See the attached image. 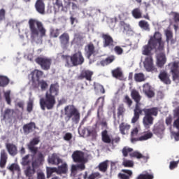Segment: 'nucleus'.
<instances>
[{
  "mask_svg": "<svg viewBox=\"0 0 179 179\" xmlns=\"http://www.w3.org/2000/svg\"><path fill=\"white\" fill-rule=\"evenodd\" d=\"M40 143V138L36 137L31 139L29 143L27 144V148L31 153L33 154L31 166L30 165L26 167L24 170V174L27 177H33L36 174V170L41 166H43L44 162V155L38 152V148L36 147V145Z\"/></svg>",
  "mask_w": 179,
  "mask_h": 179,
  "instance_id": "obj_1",
  "label": "nucleus"
},
{
  "mask_svg": "<svg viewBox=\"0 0 179 179\" xmlns=\"http://www.w3.org/2000/svg\"><path fill=\"white\" fill-rule=\"evenodd\" d=\"M59 94V84L57 83L51 84L50 88L46 91L45 97H42L39 99V105L41 109L45 111V110H52L55 106L57 101L55 97Z\"/></svg>",
  "mask_w": 179,
  "mask_h": 179,
  "instance_id": "obj_2",
  "label": "nucleus"
},
{
  "mask_svg": "<svg viewBox=\"0 0 179 179\" xmlns=\"http://www.w3.org/2000/svg\"><path fill=\"white\" fill-rule=\"evenodd\" d=\"M28 24L29 26L31 38L33 41H36V38H38V37L41 38L45 37L47 29L44 27L43 22L31 18L29 19Z\"/></svg>",
  "mask_w": 179,
  "mask_h": 179,
  "instance_id": "obj_3",
  "label": "nucleus"
},
{
  "mask_svg": "<svg viewBox=\"0 0 179 179\" xmlns=\"http://www.w3.org/2000/svg\"><path fill=\"white\" fill-rule=\"evenodd\" d=\"M131 97L135 101L136 104L134 109V116L131 119L132 124L138 122L141 115H142V96L139 93V91L136 90H132L131 91Z\"/></svg>",
  "mask_w": 179,
  "mask_h": 179,
  "instance_id": "obj_4",
  "label": "nucleus"
},
{
  "mask_svg": "<svg viewBox=\"0 0 179 179\" xmlns=\"http://www.w3.org/2000/svg\"><path fill=\"white\" fill-rule=\"evenodd\" d=\"M128 19V13H122L117 17H115L111 19V21L114 23L118 22V27L123 30V33H125L127 36L134 34V30L131 27L129 23L125 22Z\"/></svg>",
  "mask_w": 179,
  "mask_h": 179,
  "instance_id": "obj_5",
  "label": "nucleus"
},
{
  "mask_svg": "<svg viewBox=\"0 0 179 179\" xmlns=\"http://www.w3.org/2000/svg\"><path fill=\"white\" fill-rule=\"evenodd\" d=\"M142 113H145V116L143 118V125L145 129H150V127L153 125L155 121L154 117H157L159 114V108H143L141 109Z\"/></svg>",
  "mask_w": 179,
  "mask_h": 179,
  "instance_id": "obj_6",
  "label": "nucleus"
},
{
  "mask_svg": "<svg viewBox=\"0 0 179 179\" xmlns=\"http://www.w3.org/2000/svg\"><path fill=\"white\" fill-rule=\"evenodd\" d=\"M64 120L66 122H69L71 119L75 124H79L80 121V113L79 110L73 105H68L64 108Z\"/></svg>",
  "mask_w": 179,
  "mask_h": 179,
  "instance_id": "obj_7",
  "label": "nucleus"
},
{
  "mask_svg": "<svg viewBox=\"0 0 179 179\" xmlns=\"http://www.w3.org/2000/svg\"><path fill=\"white\" fill-rule=\"evenodd\" d=\"M62 58L67 66H78V65H82L85 62V58H83L80 51L74 53L72 56L63 55Z\"/></svg>",
  "mask_w": 179,
  "mask_h": 179,
  "instance_id": "obj_8",
  "label": "nucleus"
},
{
  "mask_svg": "<svg viewBox=\"0 0 179 179\" xmlns=\"http://www.w3.org/2000/svg\"><path fill=\"white\" fill-rule=\"evenodd\" d=\"M157 54V65L158 68H163L167 62V58L164 53V46L159 45L157 50H155Z\"/></svg>",
  "mask_w": 179,
  "mask_h": 179,
  "instance_id": "obj_9",
  "label": "nucleus"
},
{
  "mask_svg": "<svg viewBox=\"0 0 179 179\" xmlns=\"http://www.w3.org/2000/svg\"><path fill=\"white\" fill-rule=\"evenodd\" d=\"M163 35L159 31H155L153 36H150L148 45H164Z\"/></svg>",
  "mask_w": 179,
  "mask_h": 179,
  "instance_id": "obj_10",
  "label": "nucleus"
},
{
  "mask_svg": "<svg viewBox=\"0 0 179 179\" xmlns=\"http://www.w3.org/2000/svg\"><path fill=\"white\" fill-rule=\"evenodd\" d=\"M35 62L40 65L43 71H49L51 68V64H52V59L48 57H38L35 59Z\"/></svg>",
  "mask_w": 179,
  "mask_h": 179,
  "instance_id": "obj_11",
  "label": "nucleus"
},
{
  "mask_svg": "<svg viewBox=\"0 0 179 179\" xmlns=\"http://www.w3.org/2000/svg\"><path fill=\"white\" fill-rule=\"evenodd\" d=\"M171 73H172V79L173 82L179 80V62H173L169 64Z\"/></svg>",
  "mask_w": 179,
  "mask_h": 179,
  "instance_id": "obj_12",
  "label": "nucleus"
},
{
  "mask_svg": "<svg viewBox=\"0 0 179 179\" xmlns=\"http://www.w3.org/2000/svg\"><path fill=\"white\" fill-rule=\"evenodd\" d=\"M144 68H145L148 72H153L157 71L153 64V57L152 56H148L145 59Z\"/></svg>",
  "mask_w": 179,
  "mask_h": 179,
  "instance_id": "obj_13",
  "label": "nucleus"
},
{
  "mask_svg": "<svg viewBox=\"0 0 179 179\" xmlns=\"http://www.w3.org/2000/svg\"><path fill=\"white\" fill-rule=\"evenodd\" d=\"M93 76V71L90 70H83L80 74L78 76V80H88V82H92V77Z\"/></svg>",
  "mask_w": 179,
  "mask_h": 179,
  "instance_id": "obj_14",
  "label": "nucleus"
},
{
  "mask_svg": "<svg viewBox=\"0 0 179 179\" xmlns=\"http://www.w3.org/2000/svg\"><path fill=\"white\" fill-rule=\"evenodd\" d=\"M101 38L103 39V45H115L117 42L114 41L113 36H110L108 34H101Z\"/></svg>",
  "mask_w": 179,
  "mask_h": 179,
  "instance_id": "obj_15",
  "label": "nucleus"
},
{
  "mask_svg": "<svg viewBox=\"0 0 179 179\" xmlns=\"http://www.w3.org/2000/svg\"><path fill=\"white\" fill-rule=\"evenodd\" d=\"M72 158L75 163H83L85 162V152L82 151H75L72 155Z\"/></svg>",
  "mask_w": 179,
  "mask_h": 179,
  "instance_id": "obj_16",
  "label": "nucleus"
},
{
  "mask_svg": "<svg viewBox=\"0 0 179 179\" xmlns=\"http://www.w3.org/2000/svg\"><path fill=\"white\" fill-rule=\"evenodd\" d=\"M159 79H160L161 82L164 83V85H171V80L170 79V75L166 71H160L159 76Z\"/></svg>",
  "mask_w": 179,
  "mask_h": 179,
  "instance_id": "obj_17",
  "label": "nucleus"
},
{
  "mask_svg": "<svg viewBox=\"0 0 179 179\" xmlns=\"http://www.w3.org/2000/svg\"><path fill=\"white\" fill-rule=\"evenodd\" d=\"M35 9L40 15H45V4L44 0H37L35 3Z\"/></svg>",
  "mask_w": 179,
  "mask_h": 179,
  "instance_id": "obj_18",
  "label": "nucleus"
},
{
  "mask_svg": "<svg viewBox=\"0 0 179 179\" xmlns=\"http://www.w3.org/2000/svg\"><path fill=\"white\" fill-rule=\"evenodd\" d=\"M157 47L156 45H145L143 47V55H148V57H152L154 52H156L157 50Z\"/></svg>",
  "mask_w": 179,
  "mask_h": 179,
  "instance_id": "obj_19",
  "label": "nucleus"
},
{
  "mask_svg": "<svg viewBox=\"0 0 179 179\" xmlns=\"http://www.w3.org/2000/svg\"><path fill=\"white\" fill-rule=\"evenodd\" d=\"M22 129L25 135H29V134H31L36 129V123L34 122H30L29 123L25 124L22 127Z\"/></svg>",
  "mask_w": 179,
  "mask_h": 179,
  "instance_id": "obj_20",
  "label": "nucleus"
},
{
  "mask_svg": "<svg viewBox=\"0 0 179 179\" xmlns=\"http://www.w3.org/2000/svg\"><path fill=\"white\" fill-rule=\"evenodd\" d=\"M143 92L148 99H152L155 96V91H153V88L149 83L144 84Z\"/></svg>",
  "mask_w": 179,
  "mask_h": 179,
  "instance_id": "obj_21",
  "label": "nucleus"
},
{
  "mask_svg": "<svg viewBox=\"0 0 179 179\" xmlns=\"http://www.w3.org/2000/svg\"><path fill=\"white\" fill-rule=\"evenodd\" d=\"M8 163V153L6 150H1L0 152V168L5 169Z\"/></svg>",
  "mask_w": 179,
  "mask_h": 179,
  "instance_id": "obj_22",
  "label": "nucleus"
},
{
  "mask_svg": "<svg viewBox=\"0 0 179 179\" xmlns=\"http://www.w3.org/2000/svg\"><path fill=\"white\" fill-rule=\"evenodd\" d=\"M6 148L10 156H16V155H17V147L16 145L13 143H6Z\"/></svg>",
  "mask_w": 179,
  "mask_h": 179,
  "instance_id": "obj_23",
  "label": "nucleus"
},
{
  "mask_svg": "<svg viewBox=\"0 0 179 179\" xmlns=\"http://www.w3.org/2000/svg\"><path fill=\"white\" fill-rule=\"evenodd\" d=\"M59 40L62 45H68L70 40L69 34L68 32H64L59 36Z\"/></svg>",
  "mask_w": 179,
  "mask_h": 179,
  "instance_id": "obj_24",
  "label": "nucleus"
},
{
  "mask_svg": "<svg viewBox=\"0 0 179 179\" xmlns=\"http://www.w3.org/2000/svg\"><path fill=\"white\" fill-rule=\"evenodd\" d=\"M165 36H166V41L169 45H172V44H176V39L173 38V31L169 29H166L165 31Z\"/></svg>",
  "mask_w": 179,
  "mask_h": 179,
  "instance_id": "obj_25",
  "label": "nucleus"
},
{
  "mask_svg": "<svg viewBox=\"0 0 179 179\" xmlns=\"http://www.w3.org/2000/svg\"><path fill=\"white\" fill-rule=\"evenodd\" d=\"M122 173H118L117 176L120 179H131V177H132V171L129 169H122Z\"/></svg>",
  "mask_w": 179,
  "mask_h": 179,
  "instance_id": "obj_26",
  "label": "nucleus"
},
{
  "mask_svg": "<svg viewBox=\"0 0 179 179\" xmlns=\"http://www.w3.org/2000/svg\"><path fill=\"white\" fill-rule=\"evenodd\" d=\"M85 51L87 54V58H88V59H90V57L92 55H94V54H97V52H99V50H96L94 45L86 46Z\"/></svg>",
  "mask_w": 179,
  "mask_h": 179,
  "instance_id": "obj_27",
  "label": "nucleus"
},
{
  "mask_svg": "<svg viewBox=\"0 0 179 179\" xmlns=\"http://www.w3.org/2000/svg\"><path fill=\"white\" fill-rule=\"evenodd\" d=\"M62 162V160L59 159V157L57 156V154H53L48 158V163H50V164L58 166V164H59V163Z\"/></svg>",
  "mask_w": 179,
  "mask_h": 179,
  "instance_id": "obj_28",
  "label": "nucleus"
},
{
  "mask_svg": "<svg viewBox=\"0 0 179 179\" xmlns=\"http://www.w3.org/2000/svg\"><path fill=\"white\" fill-rule=\"evenodd\" d=\"M130 128H131V125L125 122H122L119 126L120 132V134H122V135H127Z\"/></svg>",
  "mask_w": 179,
  "mask_h": 179,
  "instance_id": "obj_29",
  "label": "nucleus"
},
{
  "mask_svg": "<svg viewBox=\"0 0 179 179\" xmlns=\"http://www.w3.org/2000/svg\"><path fill=\"white\" fill-rule=\"evenodd\" d=\"M152 136H153V134L150 132V133L144 134L143 136H141L137 138H132L131 142H132V143H134L138 142V141L142 142L143 141H148V139H150V138H152Z\"/></svg>",
  "mask_w": 179,
  "mask_h": 179,
  "instance_id": "obj_30",
  "label": "nucleus"
},
{
  "mask_svg": "<svg viewBox=\"0 0 179 179\" xmlns=\"http://www.w3.org/2000/svg\"><path fill=\"white\" fill-rule=\"evenodd\" d=\"M15 114V110L10 108H6L4 113L1 114L2 120H9L12 117V115Z\"/></svg>",
  "mask_w": 179,
  "mask_h": 179,
  "instance_id": "obj_31",
  "label": "nucleus"
},
{
  "mask_svg": "<svg viewBox=\"0 0 179 179\" xmlns=\"http://www.w3.org/2000/svg\"><path fill=\"white\" fill-rule=\"evenodd\" d=\"M83 41V36L82 34L77 33L75 34L74 38L71 42V44H74L76 45H80Z\"/></svg>",
  "mask_w": 179,
  "mask_h": 179,
  "instance_id": "obj_32",
  "label": "nucleus"
},
{
  "mask_svg": "<svg viewBox=\"0 0 179 179\" xmlns=\"http://www.w3.org/2000/svg\"><path fill=\"white\" fill-rule=\"evenodd\" d=\"M44 75V73L40 70L35 69L34 71H31V76L32 80L36 78L37 82L40 80V78Z\"/></svg>",
  "mask_w": 179,
  "mask_h": 179,
  "instance_id": "obj_33",
  "label": "nucleus"
},
{
  "mask_svg": "<svg viewBox=\"0 0 179 179\" xmlns=\"http://www.w3.org/2000/svg\"><path fill=\"white\" fill-rule=\"evenodd\" d=\"M152 132L153 134H155V135H162V134L164 132V125L156 124L155 126H154Z\"/></svg>",
  "mask_w": 179,
  "mask_h": 179,
  "instance_id": "obj_34",
  "label": "nucleus"
},
{
  "mask_svg": "<svg viewBox=\"0 0 179 179\" xmlns=\"http://www.w3.org/2000/svg\"><path fill=\"white\" fill-rule=\"evenodd\" d=\"M57 174H66L68 173V164L63 163L57 168Z\"/></svg>",
  "mask_w": 179,
  "mask_h": 179,
  "instance_id": "obj_35",
  "label": "nucleus"
},
{
  "mask_svg": "<svg viewBox=\"0 0 179 179\" xmlns=\"http://www.w3.org/2000/svg\"><path fill=\"white\" fill-rule=\"evenodd\" d=\"M10 82V80L6 76L0 75V87H6Z\"/></svg>",
  "mask_w": 179,
  "mask_h": 179,
  "instance_id": "obj_36",
  "label": "nucleus"
},
{
  "mask_svg": "<svg viewBox=\"0 0 179 179\" xmlns=\"http://www.w3.org/2000/svg\"><path fill=\"white\" fill-rule=\"evenodd\" d=\"M138 26L142 29L143 30H145V31H150V25H149V22L145 20H141L138 22Z\"/></svg>",
  "mask_w": 179,
  "mask_h": 179,
  "instance_id": "obj_37",
  "label": "nucleus"
},
{
  "mask_svg": "<svg viewBox=\"0 0 179 179\" xmlns=\"http://www.w3.org/2000/svg\"><path fill=\"white\" fill-rule=\"evenodd\" d=\"M61 34V29L50 28V36L52 38H57Z\"/></svg>",
  "mask_w": 179,
  "mask_h": 179,
  "instance_id": "obj_38",
  "label": "nucleus"
},
{
  "mask_svg": "<svg viewBox=\"0 0 179 179\" xmlns=\"http://www.w3.org/2000/svg\"><path fill=\"white\" fill-rule=\"evenodd\" d=\"M131 15L134 19H142V11L141 10V8H136L132 10Z\"/></svg>",
  "mask_w": 179,
  "mask_h": 179,
  "instance_id": "obj_39",
  "label": "nucleus"
},
{
  "mask_svg": "<svg viewBox=\"0 0 179 179\" xmlns=\"http://www.w3.org/2000/svg\"><path fill=\"white\" fill-rule=\"evenodd\" d=\"M56 173L57 174V171L56 167H46V178H51L52 174Z\"/></svg>",
  "mask_w": 179,
  "mask_h": 179,
  "instance_id": "obj_40",
  "label": "nucleus"
},
{
  "mask_svg": "<svg viewBox=\"0 0 179 179\" xmlns=\"http://www.w3.org/2000/svg\"><path fill=\"white\" fill-rule=\"evenodd\" d=\"M115 59V57L114 55H110L105 60H102L101 62V65H102V66H106V65H109V64H111V62H113Z\"/></svg>",
  "mask_w": 179,
  "mask_h": 179,
  "instance_id": "obj_41",
  "label": "nucleus"
},
{
  "mask_svg": "<svg viewBox=\"0 0 179 179\" xmlns=\"http://www.w3.org/2000/svg\"><path fill=\"white\" fill-rule=\"evenodd\" d=\"M102 141L104 142V143H111V138H110V136H108V132L107 130H104L102 131Z\"/></svg>",
  "mask_w": 179,
  "mask_h": 179,
  "instance_id": "obj_42",
  "label": "nucleus"
},
{
  "mask_svg": "<svg viewBox=\"0 0 179 179\" xmlns=\"http://www.w3.org/2000/svg\"><path fill=\"white\" fill-rule=\"evenodd\" d=\"M87 136H91L92 141H96L97 138V131H96V129L92 128L87 130Z\"/></svg>",
  "mask_w": 179,
  "mask_h": 179,
  "instance_id": "obj_43",
  "label": "nucleus"
},
{
  "mask_svg": "<svg viewBox=\"0 0 179 179\" xmlns=\"http://www.w3.org/2000/svg\"><path fill=\"white\" fill-rule=\"evenodd\" d=\"M99 170L102 173H106L107 169H108V161H105L99 164Z\"/></svg>",
  "mask_w": 179,
  "mask_h": 179,
  "instance_id": "obj_44",
  "label": "nucleus"
},
{
  "mask_svg": "<svg viewBox=\"0 0 179 179\" xmlns=\"http://www.w3.org/2000/svg\"><path fill=\"white\" fill-rule=\"evenodd\" d=\"M112 75L113 78L116 79H120V78H122V71L120 68H117L112 71Z\"/></svg>",
  "mask_w": 179,
  "mask_h": 179,
  "instance_id": "obj_45",
  "label": "nucleus"
},
{
  "mask_svg": "<svg viewBox=\"0 0 179 179\" xmlns=\"http://www.w3.org/2000/svg\"><path fill=\"white\" fill-rule=\"evenodd\" d=\"M155 176L152 173L146 172L145 173H141L138 175L136 179H154Z\"/></svg>",
  "mask_w": 179,
  "mask_h": 179,
  "instance_id": "obj_46",
  "label": "nucleus"
},
{
  "mask_svg": "<svg viewBox=\"0 0 179 179\" xmlns=\"http://www.w3.org/2000/svg\"><path fill=\"white\" fill-rule=\"evenodd\" d=\"M134 80H136V82H145V74H143V73H135Z\"/></svg>",
  "mask_w": 179,
  "mask_h": 179,
  "instance_id": "obj_47",
  "label": "nucleus"
},
{
  "mask_svg": "<svg viewBox=\"0 0 179 179\" xmlns=\"http://www.w3.org/2000/svg\"><path fill=\"white\" fill-rule=\"evenodd\" d=\"M97 177H100V173H99V172L92 173L91 175H90L87 177V172L85 171L83 178L84 179H96V178H97Z\"/></svg>",
  "mask_w": 179,
  "mask_h": 179,
  "instance_id": "obj_48",
  "label": "nucleus"
},
{
  "mask_svg": "<svg viewBox=\"0 0 179 179\" xmlns=\"http://www.w3.org/2000/svg\"><path fill=\"white\" fill-rule=\"evenodd\" d=\"M29 157H30V155L28 154L22 159V162H21L22 166H30V159H29Z\"/></svg>",
  "mask_w": 179,
  "mask_h": 179,
  "instance_id": "obj_49",
  "label": "nucleus"
},
{
  "mask_svg": "<svg viewBox=\"0 0 179 179\" xmlns=\"http://www.w3.org/2000/svg\"><path fill=\"white\" fill-rule=\"evenodd\" d=\"M4 97L7 104L10 106L12 104V99H10V91L4 92Z\"/></svg>",
  "mask_w": 179,
  "mask_h": 179,
  "instance_id": "obj_50",
  "label": "nucleus"
},
{
  "mask_svg": "<svg viewBox=\"0 0 179 179\" xmlns=\"http://www.w3.org/2000/svg\"><path fill=\"white\" fill-rule=\"evenodd\" d=\"M125 113V107H124V104L119 105L117 108V117H121V115H124Z\"/></svg>",
  "mask_w": 179,
  "mask_h": 179,
  "instance_id": "obj_51",
  "label": "nucleus"
},
{
  "mask_svg": "<svg viewBox=\"0 0 179 179\" xmlns=\"http://www.w3.org/2000/svg\"><path fill=\"white\" fill-rule=\"evenodd\" d=\"M8 170H10V171L12 173H14V171H20V167L17 164H12L8 167Z\"/></svg>",
  "mask_w": 179,
  "mask_h": 179,
  "instance_id": "obj_52",
  "label": "nucleus"
},
{
  "mask_svg": "<svg viewBox=\"0 0 179 179\" xmlns=\"http://www.w3.org/2000/svg\"><path fill=\"white\" fill-rule=\"evenodd\" d=\"M133 151H134V149L129 147H124L122 150V153L124 157H127L128 156V153H131Z\"/></svg>",
  "mask_w": 179,
  "mask_h": 179,
  "instance_id": "obj_53",
  "label": "nucleus"
},
{
  "mask_svg": "<svg viewBox=\"0 0 179 179\" xmlns=\"http://www.w3.org/2000/svg\"><path fill=\"white\" fill-rule=\"evenodd\" d=\"M138 134H139V129H138V127H136L132 129L131 132V141L132 142V139H138V138H135L136 136H138Z\"/></svg>",
  "mask_w": 179,
  "mask_h": 179,
  "instance_id": "obj_54",
  "label": "nucleus"
},
{
  "mask_svg": "<svg viewBox=\"0 0 179 179\" xmlns=\"http://www.w3.org/2000/svg\"><path fill=\"white\" fill-rule=\"evenodd\" d=\"M38 83L40 85L41 90H47V87H48V83L44 80L38 81Z\"/></svg>",
  "mask_w": 179,
  "mask_h": 179,
  "instance_id": "obj_55",
  "label": "nucleus"
},
{
  "mask_svg": "<svg viewBox=\"0 0 179 179\" xmlns=\"http://www.w3.org/2000/svg\"><path fill=\"white\" fill-rule=\"evenodd\" d=\"M170 15L173 16V22H175V23H179V13L171 11Z\"/></svg>",
  "mask_w": 179,
  "mask_h": 179,
  "instance_id": "obj_56",
  "label": "nucleus"
},
{
  "mask_svg": "<svg viewBox=\"0 0 179 179\" xmlns=\"http://www.w3.org/2000/svg\"><path fill=\"white\" fill-rule=\"evenodd\" d=\"M124 103L127 104L128 107H131L132 106V99L129 98V96L126 95L123 99Z\"/></svg>",
  "mask_w": 179,
  "mask_h": 179,
  "instance_id": "obj_57",
  "label": "nucleus"
},
{
  "mask_svg": "<svg viewBox=\"0 0 179 179\" xmlns=\"http://www.w3.org/2000/svg\"><path fill=\"white\" fill-rule=\"evenodd\" d=\"M65 2H67V5L69 6L71 5V8L73 10H76V9H79V6L73 2H71V0H64Z\"/></svg>",
  "mask_w": 179,
  "mask_h": 179,
  "instance_id": "obj_58",
  "label": "nucleus"
},
{
  "mask_svg": "<svg viewBox=\"0 0 179 179\" xmlns=\"http://www.w3.org/2000/svg\"><path fill=\"white\" fill-rule=\"evenodd\" d=\"M130 157H136V159H141L142 154L139 152H134L129 154Z\"/></svg>",
  "mask_w": 179,
  "mask_h": 179,
  "instance_id": "obj_59",
  "label": "nucleus"
},
{
  "mask_svg": "<svg viewBox=\"0 0 179 179\" xmlns=\"http://www.w3.org/2000/svg\"><path fill=\"white\" fill-rule=\"evenodd\" d=\"M178 161H172L170 162L169 169L170 170H174L176 167L178 166Z\"/></svg>",
  "mask_w": 179,
  "mask_h": 179,
  "instance_id": "obj_60",
  "label": "nucleus"
},
{
  "mask_svg": "<svg viewBox=\"0 0 179 179\" xmlns=\"http://www.w3.org/2000/svg\"><path fill=\"white\" fill-rule=\"evenodd\" d=\"M6 15V11L5 10V9L3 8L0 9V22H2V20H5Z\"/></svg>",
  "mask_w": 179,
  "mask_h": 179,
  "instance_id": "obj_61",
  "label": "nucleus"
},
{
  "mask_svg": "<svg viewBox=\"0 0 179 179\" xmlns=\"http://www.w3.org/2000/svg\"><path fill=\"white\" fill-rule=\"evenodd\" d=\"M123 166L124 167H134V162L131 160H126L123 162Z\"/></svg>",
  "mask_w": 179,
  "mask_h": 179,
  "instance_id": "obj_62",
  "label": "nucleus"
},
{
  "mask_svg": "<svg viewBox=\"0 0 179 179\" xmlns=\"http://www.w3.org/2000/svg\"><path fill=\"white\" fill-rule=\"evenodd\" d=\"M27 111L28 113H31L33 111V101H29L27 103Z\"/></svg>",
  "mask_w": 179,
  "mask_h": 179,
  "instance_id": "obj_63",
  "label": "nucleus"
},
{
  "mask_svg": "<svg viewBox=\"0 0 179 179\" xmlns=\"http://www.w3.org/2000/svg\"><path fill=\"white\" fill-rule=\"evenodd\" d=\"M64 141L69 142V141H71V139H72V134L66 133V134L64 136Z\"/></svg>",
  "mask_w": 179,
  "mask_h": 179,
  "instance_id": "obj_64",
  "label": "nucleus"
}]
</instances>
